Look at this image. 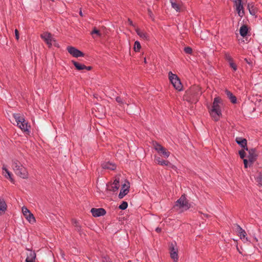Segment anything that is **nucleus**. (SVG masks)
Instances as JSON below:
<instances>
[{
	"instance_id": "30",
	"label": "nucleus",
	"mask_w": 262,
	"mask_h": 262,
	"mask_svg": "<svg viewBox=\"0 0 262 262\" xmlns=\"http://www.w3.org/2000/svg\"><path fill=\"white\" fill-rule=\"evenodd\" d=\"M141 48L140 43L138 41H136L134 44V50L135 52H139Z\"/></svg>"
},
{
	"instance_id": "23",
	"label": "nucleus",
	"mask_w": 262,
	"mask_h": 262,
	"mask_svg": "<svg viewBox=\"0 0 262 262\" xmlns=\"http://www.w3.org/2000/svg\"><path fill=\"white\" fill-rule=\"evenodd\" d=\"M136 33L142 39L144 40H148L149 39V36L148 34H147L146 32L142 31L141 30L139 29H137L136 30Z\"/></svg>"
},
{
	"instance_id": "4",
	"label": "nucleus",
	"mask_w": 262,
	"mask_h": 262,
	"mask_svg": "<svg viewBox=\"0 0 262 262\" xmlns=\"http://www.w3.org/2000/svg\"><path fill=\"white\" fill-rule=\"evenodd\" d=\"M13 117L17 123V125L21 130L28 134L30 132L31 126L28 124V122L25 119L24 116L20 114H13Z\"/></svg>"
},
{
	"instance_id": "45",
	"label": "nucleus",
	"mask_w": 262,
	"mask_h": 262,
	"mask_svg": "<svg viewBox=\"0 0 262 262\" xmlns=\"http://www.w3.org/2000/svg\"><path fill=\"white\" fill-rule=\"evenodd\" d=\"M61 257L63 259H65L64 254L61 251Z\"/></svg>"
},
{
	"instance_id": "37",
	"label": "nucleus",
	"mask_w": 262,
	"mask_h": 262,
	"mask_svg": "<svg viewBox=\"0 0 262 262\" xmlns=\"http://www.w3.org/2000/svg\"><path fill=\"white\" fill-rule=\"evenodd\" d=\"M256 181L259 185L262 186V175H260L257 178Z\"/></svg>"
},
{
	"instance_id": "34",
	"label": "nucleus",
	"mask_w": 262,
	"mask_h": 262,
	"mask_svg": "<svg viewBox=\"0 0 262 262\" xmlns=\"http://www.w3.org/2000/svg\"><path fill=\"white\" fill-rule=\"evenodd\" d=\"M184 51L186 53L188 54H191L192 52V50L191 48L189 47H186L184 48Z\"/></svg>"
},
{
	"instance_id": "21",
	"label": "nucleus",
	"mask_w": 262,
	"mask_h": 262,
	"mask_svg": "<svg viewBox=\"0 0 262 262\" xmlns=\"http://www.w3.org/2000/svg\"><path fill=\"white\" fill-rule=\"evenodd\" d=\"M7 209V205L3 199H0V215L5 213Z\"/></svg>"
},
{
	"instance_id": "42",
	"label": "nucleus",
	"mask_w": 262,
	"mask_h": 262,
	"mask_svg": "<svg viewBox=\"0 0 262 262\" xmlns=\"http://www.w3.org/2000/svg\"><path fill=\"white\" fill-rule=\"evenodd\" d=\"M249 161L247 159H244V166L245 168H247L248 167V163Z\"/></svg>"
},
{
	"instance_id": "47",
	"label": "nucleus",
	"mask_w": 262,
	"mask_h": 262,
	"mask_svg": "<svg viewBox=\"0 0 262 262\" xmlns=\"http://www.w3.org/2000/svg\"><path fill=\"white\" fill-rule=\"evenodd\" d=\"M79 14L80 16H83V14H82V11L80 10V12H79Z\"/></svg>"
},
{
	"instance_id": "19",
	"label": "nucleus",
	"mask_w": 262,
	"mask_h": 262,
	"mask_svg": "<svg viewBox=\"0 0 262 262\" xmlns=\"http://www.w3.org/2000/svg\"><path fill=\"white\" fill-rule=\"evenodd\" d=\"M129 192V187L125 184L123 185L120 191L118 197L122 199Z\"/></svg>"
},
{
	"instance_id": "18",
	"label": "nucleus",
	"mask_w": 262,
	"mask_h": 262,
	"mask_svg": "<svg viewBox=\"0 0 262 262\" xmlns=\"http://www.w3.org/2000/svg\"><path fill=\"white\" fill-rule=\"evenodd\" d=\"M29 253H27L26 262H35L36 253L32 250H28Z\"/></svg>"
},
{
	"instance_id": "33",
	"label": "nucleus",
	"mask_w": 262,
	"mask_h": 262,
	"mask_svg": "<svg viewBox=\"0 0 262 262\" xmlns=\"http://www.w3.org/2000/svg\"><path fill=\"white\" fill-rule=\"evenodd\" d=\"M116 101L120 105H123L125 103V101L122 100L120 97H117L116 98Z\"/></svg>"
},
{
	"instance_id": "5",
	"label": "nucleus",
	"mask_w": 262,
	"mask_h": 262,
	"mask_svg": "<svg viewBox=\"0 0 262 262\" xmlns=\"http://www.w3.org/2000/svg\"><path fill=\"white\" fill-rule=\"evenodd\" d=\"M190 207V205L189 204L185 194H183L176 202L173 208L177 210L181 209V211H183L188 210Z\"/></svg>"
},
{
	"instance_id": "27",
	"label": "nucleus",
	"mask_w": 262,
	"mask_h": 262,
	"mask_svg": "<svg viewBox=\"0 0 262 262\" xmlns=\"http://www.w3.org/2000/svg\"><path fill=\"white\" fill-rule=\"evenodd\" d=\"M248 31V29L247 26L245 25H242L239 29L240 35L243 37L246 36L247 34Z\"/></svg>"
},
{
	"instance_id": "41",
	"label": "nucleus",
	"mask_w": 262,
	"mask_h": 262,
	"mask_svg": "<svg viewBox=\"0 0 262 262\" xmlns=\"http://www.w3.org/2000/svg\"><path fill=\"white\" fill-rule=\"evenodd\" d=\"M147 12H148V14L149 16V17L152 18V16H153V14H152V12L151 9H147Z\"/></svg>"
},
{
	"instance_id": "3",
	"label": "nucleus",
	"mask_w": 262,
	"mask_h": 262,
	"mask_svg": "<svg viewBox=\"0 0 262 262\" xmlns=\"http://www.w3.org/2000/svg\"><path fill=\"white\" fill-rule=\"evenodd\" d=\"M14 172L22 179L28 178L29 174L27 168L17 159H13L11 164Z\"/></svg>"
},
{
	"instance_id": "1",
	"label": "nucleus",
	"mask_w": 262,
	"mask_h": 262,
	"mask_svg": "<svg viewBox=\"0 0 262 262\" xmlns=\"http://www.w3.org/2000/svg\"><path fill=\"white\" fill-rule=\"evenodd\" d=\"M202 94L201 88L199 85H193L187 90L185 94L186 100L190 102H196Z\"/></svg>"
},
{
	"instance_id": "29",
	"label": "nucleus",
	"mask_w": 262,
	"mask_h": 262,
	"mask_svg": "<svg viewBox=\"0 0 262 262\" xmlns=\"http://www.w3.org/2000/svg\"><path fill=\"white\" fill-rule=\"evenodd\" d=\"M3 170H4L6 172V173L8 174V178H9L10 181L14 183V181L13 179L12 178L11 173L5 166L3 167Z\"/></svg>"
},
{
	"instance_id": "46",
	"label": "nucleus",
	"mask_w": 262,
	"mask_h": 262,
	"mask_svg": "<svg viewBox=\"0 0 262 262\" xmlns=\"http://www.w3.org/2000/svg\"><path fill=\"white\" fill-rule=\"evenodd\" d=\"M128 22H129V25H132V26H133V21H132L130 19H128Z\"/></svg>"
},
{
	"instance_id": "12",
	"label": "nucleus",
	"mask_w": 262,
	"mask_h": 262,
	"mask_svg": "<svg viewBox=\"0 0 262 262\" xmlns=\"http://www.w3.org/2000/svg\"><path fill=\"white\" fill-rule=\"evenodd\" d=\"M155 160L156 162L159 165H166L172 169H174L176 168L175 166L172 165L168 161L162 160L159 157H156Z\"/></svg>"
},
{
	"instance_id": "25",
	"label": "nucleus",
	"mask_w": 262,
	"mask_h": 262,
	"mask_svg": "<svg viewBox=\"0 0 262 262\" xmlns=\"http://www.w3.org/2000/svg\"><path fill=\"white\" fill-rule=\"evenodd\" d=\"M237 227L241 238L245 239V238L246 241H248L247 237H246L247 233L246 231L244 229H243L239 225H237Z\"/></svg>"
},
{
	"instance_id": "2",
	"label": "nucleus",
	"mask_w": 262,
	"mask_h": 262,
	"mask_svg": "<svg viewBox=\"0 0 262 262\" xmlns=\"http://www.w3.org/2000/svg\"><path fill=\"white\" fill-rule=\"evenodd\" d=\"M222 99L219 97L214 98L212 105L209 111L210 114L215 121H217L220 120L222 116L221 111Z\"/></svg>"
},
{
	"instance_id": "15",
	"label": "nucleus",
	"mask_w": 262,
	"mask_h": 262,
	"mask_svg": "<svg viewBox=\"0 0 262 262\" xmlns=\"http://www.w3.org/2000/svg\"><path fill=\"white\" fill-rule=\"evenodd\" d=\"M72 62L73 63L75 68L77 70L81 71L83 70H86L88 71H90L92 69V67L90 66L86 67L83 64L79 63L75 61L72 60Z\"/></svg>"
},
{
	"instance_id": "17",
	"label": "nucleus",
	"mask_w": 262,
	"mask_h": 262,
	"mask_svg": "<svg viewBox=\"0 0 262 262\" xmlns=\"http://www.w3.org/2000/svg\"><path fill=\"white\" fill-rule=\"evenodd\" d=\"M236 7V10L240 17H243L244 15V7L242 2H238L236 4H234Z\"/></svg>"
},
{
	"instance_id": "16",
	"label": "nucleus",
	"mask_w": 262,
	"mask_h": 262,
	"mask_svg": "<svg viewBox=\"0 0 262 262\" xmlns=\"http://www.w3.org/2000/svg\"><path fill=\"white\" fill-rule=\"evenodd\" d=\"M120 179L119 178H115L114 182L112 184H111V187L109 188L110 191H112L113 192L117 191L120 187Z\"/></svg>"
},
{
	"instance_id": "43",
	"label": "nucleus",
	"mask_w": 262,
	"mask_h": 262,
	"mask_svg": "<svg viewBox=\"0 0 262 262\" xmlns=\"http://www.w3.org/2000/svg\"><path fill=\"white\" fill-rule=\"evenodd\" d=\"M156 231L158 233H159L161 231V228H159V227H157L156 229Z\"/></svg>"
},
{
	"instance_id": "35",
	"label": "nucleus",
	"mask_w": 262,
	"mask_h": 262,
	"mask_svg": "<svg viewBox=\"0 0 262 262\" xmlns=\"http://www.w3.org/2000/svg\"><path fill=\"white\" fill-rule=\"evenodd\" d=\"M96 34L99 36L101 35L100 31L98 30H97L96 28H94L93 30L91 32V34Z\"/></svg>"
},
{
	"instance_id": "50",
	"label": "nucleus",
	"mask_w": 262,
	"mask_h": 262,
	"mask_svg": "<svg viewBox=\"0 0 262 262\" xmlns=\"http://www.w3.org/2000/svg\"><path fill=\"white\" fill-rule=\"evenodd\" d=\"M144 62H145V63H146V58H144Z\"/></svg>"
},
{
	"instance_id": "31",
	"label": "nucleus",
	"mask_w": 262,
	"mask_h": 262,
	"mask_svg": "<svg viewBox=\"0 0 262 262\" xmlns=\"http://www.w3.org/2000/svg\"><path fill=\"white\" fill-rule=\"evenodd\" d=\"M127 206H128L127 203L126 202L123 201L119 205V208L121 210H125L127 208Z\"/></svg>"
},
{
	"instance_id": "49",
	"label": "nucleus",
	"mask_w": 262,
	"mask_h": 262,
	"mask_svg": "<svg viewBox=\"0 0 262 262\" xmlns=\"http://www.w3.org/2000/svg\"><path fill=\"white\" fill-rule=\"evenodd\" d=\"M245 60L247 63H249V62L248 61V60H247L246 58H245Z\"/></svg>"
},
{
	"instance_id": "38",
	"label": "nucleus",
	"mask_w": 262,
	"mask_h": 262,
	"mask_svg": "<svg viewBox=\"0 0 262 262\" xmlns=\"http://www.w3.org/2000/svg\"><path fill=\"white\" fill-rule=\"evenodd\" d=\"M102 262H111L109 257L104 256L102 257Z\"/></svg>"
},
{
	"instance_id": "39",
	"label": "nucleus",
	"mask_w": 262,
	"mask_h": 262,
	"mask_svg": "<svg viewBox=\"0 0 262 262\" xmlns=\"http://www.w3.org/2000/svg\"><path fill=\"white\" fill-rule=\"evenodd\" d=\"M172 6L177 11H178L179 9V7L178 5L176 3H172Z\"/></svg>"
},
{
	"instance_id": "11",
	"label": "nucleus",
	"mask_w": 262,
	"mask_h": 262,
	"mask_svg": "<svg viewBox=\"0 0 262 262\" xmlns=\"http://www.w3.org/2000/svg\"><path fill=\"white\" fill-rule=\"evenodd\" d=\"M91 212L92 215L94 217H99L101 216L104 215L106 212L105 210L102 208H92L91 210Z\"/></svg>"
},
{
	"instance_id": "10",
	"label": "nucleus",
	"mask_w": 262,
	"mask_h": 262,
	"mask_svg": "<svg viewBox=\"0 0 262 262\" xmlns=\"http://www.w3.org/2000/svg\"><path fill=\"white\" fill-rule=\"evenodd\" d=\"M22 212L24 215L30 223H34L35 222V219L33 216V214L31 213L27 208L25 206L23 207Z\"/></svg>"
},
{
	"instance_id": "26",
	"label": "nucleus",
	"mask_w": 262,
	"mask_h": 262,
	"mask_svg": "<svg viewBox=\"0 0 262 262\" xmlns=\"http://www.w3.org/2000/svg\"><path fill=\"white\" fill-rule=\"evenodd\" d=\"M226 94L227 96H228V98L230 99V101L232 103H236V97L233 95V94L230 92L229 91L226 90Z\"/></svg>"
},
{
	"instance_id": "36",
	"label": "nucleus",
	"mask_w": 262,
	"mask_h": 262,
	"mask_svg": "<svg viewBox=\"0 0 262 262\" xmlns=\"http://www.w3.org/2000/svg\"><path fill=\"white\" fill-rule=\"evenodd\" d=\"M239 155L242 159H244L246 156V152L244 150H241L239 151Z\"/></svg>"
},
{
	"instance_id": "28",
	"label": "nucleus",
	"mask_w": 262,
	"mask_h": 262,
	"mask_svg": "<svg viewBox=\"0 0 262 262\" xmlns=\"http://www.w3.org/2000/svg\"><path fill=\"white\" fill-rule=\"evenodd\" d=\"M224 58L229 63L234 61L230 53L228 52H225L224 53Z\"/></svg>"
},
{
	"instance_id": "6",
	"label": "nucleus",
	"mask_w": 262,
	"mask_h": 262,
	"mask_svg": "<svg viewBox=\"0 0 262 262\" xmlns=\"http://www.w3.org/2000/svg\"><path fill=\"white\" fill-rule=\"evenodd\" d=\"M169 79L173 87L179 91L182 90L183 85L178 76L173 74L171 71L168 73Z\"/></svg>"
},
{
	"instance_id": "13",
	"label": "nucleus",
	"mask_w": 262,
	"mask_h": 262,
	"mask_svg": "<svg viewBox=\"0 0 262 262\" xmlns=\"http://www.w3.org/2000/svg\"><path fill=\"white\" fill-rule=\"evenodd\" d=\"M170 254L171 258L175 261H178V249L174 248V245L171 244L170 246Z\"/></svg>"
},
{
	"instance_id": "40",
	"label": "nucleus",
	"mask_w": 262,
	"mask_h": 262,
	"mask_svg": "<svg viewBox=\"0 0 262 262\" xmlns=\"http://www.w3.org/2000/svg\"><path fill=\"white\" fill-rule=\"evenodd\" d=\"M15 35L16 39L18 40L19 39V32L17 29L15 30Z\"/></svg>"
},
{
	"instance_id": "14",
	"label": "nucleus",
	"mask_w": 262,
	"mask_h": 262,
	"mask_svg": "<svg viewBox=\"0 0 262 262\" xmlns=\"http://www.w3.org/2000/svg\"><path fill=\"white\" fill-rule=\"evenodd\" d=\"M257 155L256 153V150L252 148L249 150V155L248 156V161L250 164H252L256 160Z\"/></svg>"
},
{
	"instance_id": "22",
	"label": "nucleus",
	"mask_w": 262,
	"mask_h": 262,
	"mask_svg": "<svg viewBox=\"0 0 262 262\" xmlns=\"http://www.w3.org/2000/svg\"><path fill=\"white\" fill-rule=\"evenodd\" d=\"M102 167L103 169H110V170H114L116 168V166L115 164L110 163L109 162H104L103 164H102Z\"/></svg>"
},
{
	"instance_id": "32",
	"label": "nucleus",
	"mask_w": 262,
	"mask_h": 262,
	"mask_svg": "<svg viewBox=\"0 0 262 262\" xmlns=\"http://www.w3.org/2000/svg\"><path fill=\"white\" fill-rule=\"evenodd\" d=\"M230 67L233 70L234 72L236 71L237 70V66L234 61L229 63Z\"/></svg>"
},
{
	"instance_id": "8",
	"label": "nucleus",
	"mask_w": 262,
	"mask_h": 262,
	"mask_svg": "<svg viewBox=\"0 0 262 262\" xmlns=\"http://www.w3.org/2000/svg\"><path fill=\"white\" fill-rule=\"evenodd\" d=\"M155 150L159 153L162 154L164 158H168L170 155V152L167 151L166 149L163 147L161 145L157 142L154 143Z\"/></svg>"
},
{
	"instance_id": "24",
	"label": "nucleus",
	"mask_w": 262,
	"mask_h": 262,
	"mask_svg": "<svg viewBox=\"0 0 262 262\" xmlns=\"http://www.w3.org/2000/svg\"><path fill=\"white\" fill-rule=\"evenodd\" d=\"M248 9L251 15L254 16L257 13V9L252 4H248Z\"/></svg>"
},
{
	"instance_id": "51",
	"label": "nucleus",
	"mask_w": 262,
	"mask_h": 262,
	"mask_svg": "<svg viewBox=\"0 0 262 262\" xmlns=\"http://www.w3.org/2000/svg\"><path fill=\"white\" fill-rule=\"evenodd\" d=\"M128 262H131L130 261H128Z\"/></svg>"
},
{
	"instance_id": "9",
	"label": "nucleus",
	"mask_w": 262,
	"mask_h": 262,
	"mask_svg": "<svg viewBox=\"0 0 262 262\" xmlns=\"http://www.w3.org/2000/svg\"><path fill=\"white\" fill-rule=\"evenodd\" d=\"M68 52L75 57H83L84 54L80 50L77 49L75 47L72 46H68L67 48Z\"/></svg>"
},
{
	"instance_id": "48",
	"label": "nucleus",
	"mask_w": 262,
	"mask_h": 262,
	"mask_svg": "<svg viewBox=\"0 0 262 262\" xmlns=\"http://www.w3.org/2000/svg\"><path fill=\"white\" fill-rule=\"evenodd\" d=\"M74 224L75 226H78V223L76 221H75Z\"/></svg>"
},
{
	"instance_id": "20",
	"label": "nucleus",
	"mask_w": 262,
	"mask_h": 262,
	"mask_svg": "<svg viewBox=\"0 0 262 262\" xmlns=\"http://www.w3.org/2000/svg\"><path fill=\"white\" fill-rule=\"evenodd\" d=\"M236 143L241 145V146L243 148H244L246 150H248V148L247 146V140L244 138H236Z\"/></svg>"
},
{
	"instance_id": "44",
	"label": "nucleus",
	"mask_w": 262,
	"mask_h": 262,
	"mask_svg": "<svg viewBox=\"0 0 262 262\" xmlns=\"http://www.w3.org/2000/svg\"><path fill=\"white\" fill-rule=\"evenodd\" d=\"M234 4H236L238 2H242V0H232Z\"/></svg>"
},
{
	"instance_id": "7",
	"label": "nucleus",
	"mask_w": 262,
	"mask_h": 262,
	"mask_svg": "<svg viewBox=\"0 0 262 262\" xmlns=\"http://www.w3.org/2000/svg\"><path fill=\"white\" fill-rule=\"evenodd\" d=\"M40 37L46 42L49 48L51 47L53 42H56L55 38L52 37V34L49 32H43L41 34Z\"/></svg>"
}]
</instances>
